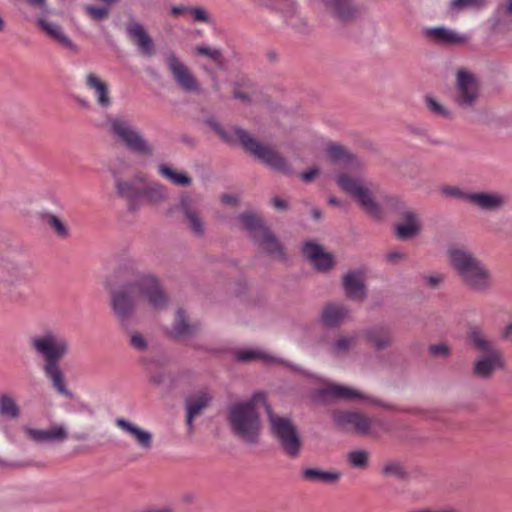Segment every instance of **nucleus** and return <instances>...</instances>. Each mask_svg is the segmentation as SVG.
<instances>
[{
  "instance_id": "nucleus-13",
  "label": "nucleus",
  "mask_w": 512,
  "mask_h": 512,
  "mask_svg": "<svg viewBox=\"0 0 512 512\" xmlns=\"http://www.w3.org/2000/svg\"><path fill=\"white\" fill-rule=\"evenodd\" d=\"M332 418L338 427L364 436L377 435L383 428L379 418L369 417L356 411H335Z\"/></svg>"
},
{
  "instance_id": "nucleus-51",
  "label": "nucleus",
  "mask_w": 512,
  "mask_h": 512,
  "mask_svg": "<svg viewBox=\"0 0 512 512\" xmlns=\"http://www.w3.org/2000/svg\"><path fill=\"white\" fill-rule=\"evenodd\" d=\"M195 52L200 55L206 56V57L214 60L215 62L220 61V57H221L220 51L215 48H212L210 46H197L195 48Z\"/></svg>"
},
{
  "instance_id": "nucleus-21",
  "label": "nucleus",
  "mask_w": 512,
  "mask_h": 512,
  "mask_svg": "<svg viewBox=\"0 0 512 512\" xmlns=\"http://www.w3.org/2000/svg\"><path fill=\"white\" fill-rule=\"evenodd\" d=\"M36 23L53 41L75 54L79 53V47L65 34L59 24L49 21L45 17H39Z\"/></svg>"
},
{
  "instance_id": "nucleus-45",
  "label": "nucleus",
  "mask_w": 512,
  "mask_h": 512,
  "mask_svg": "<svg viewBox=\"0 0 512 512\" xmlns=\"http://www.w3.org/2000/svg\"><path fill=\"white\" fill-rule=\"evenodd\" d=\"M347 460L350 466L363 469L368 465L369 453L363 449L353 450L347 454Z\"/></svg>"
},
{
  "instance_id": "nucleus-8",
  "label": "nucleus",
  "mask_w": 512,
  "mask_h": 512,
  "mask_svg": "<svg viewBox=\"0 0 512 512\" xmlns=\"http://www.w3.org/2000/svg\"><path fill=\"white\" fill-rule=\"evenodd\" d=\"M34 275L29 261L5 258L0 260V287L12 302L25 300L20 287L28 284Z\"/></svg>"
},
{
  "instance_id": "nucleus-7",
  "label": "nucleus",
  "mask_w": 512,
  "mask_h": 512,
  "mask_svg": "<svg viewBox=\"0 0 512 512\" xmlns=\"http://www.w3.org/2000/svg\"><path fill=\"white\" fill-rule=\"evenodd\" d=\"M467 341L475 351L482 353L473 364V373L477 377L490 379L497 370L505 368L502 352L481 328L470 327L467 332Z\"/></svg>"
},
{
  "instance_id": "nucleus-58",
  "label": "nucleus",
  "mask_w": 512,
  "mask_h": 512,
  "mask_svg": "<svg viewBox=\"0 0 512 512\" xmlns=\"http://www.w3.org/2000/svg\"><path fill=\"white\" fill-rule=\"evenodd\" d=\"M404 258V253L400 252V251H390L389 253L386 254V260L390 263H397L398 261H400L401 259Z\"/></svg>"
},
{
  "instance_id": "nucleus-30",
  "label": "nucleus",
  "mask_w": 512,
  "mask_h": 512,
  "mask_svg": "<svg viewBox=\"0 0 512 512\" xmlns=\"http://www.w3.org/2000/svg\"><path fill=\"white\" fill-rule=\"evenodd\" d=\"M349 317V310L342 304L331 303L326 305L321 314L320 321L326 327H336Z\"/></svg>"
},
{
  "instance_id": "nucleus-26",
  "label": "nucleus",
  "mask_w": 512,
  "mask_h": 512,
  "mask_svg": "<svg viewBox=\"0 0 512 512\" xmlns=\"http://www.w3.org/2000/svg\"><path fill=\"white\" fill-rule=\"evenodd\" d=\"M86 87L91 90L96 98L98 105L102 108H108L111 103L108 84L97 74L90 72L85 76Z\"/></svg>"
},
{
  "instance_id": "nucleus-19",
  "label": "nucleus",
  "mask_w": 512,
  "mask_h": 512,
  "mask_svg": "<svg viewBox=\"0 0 512 512\" xmlns=\"http://www.w3.org/2000/svg\"><path fill=\"white\" fill-rule=\"evenodd\" d=\"M468 203L483 212H497L506 205L507 197L499 191L471 192Z\"/></svg>"
},
{
  "instance_id": "nucleus-27",
  "label": "nucleus",
  "mask_w": 512,
  "mask_h": 512,
  "mask_svg": "<svg viewBox=\"0 0 512 512\" xmlns=\"http://www.w3.org/2000/svg\"><path fill=\"white\" fill-rule=\"evenodd\" d=\"M421 227L418 215L407 209L403 211V221L395 226V234L399 239L407 240L418 235Z\"/></svg>"
},
{
  "instance_id": "nucleus-22",
  "label": "nucleus",
  "mask_w": 512,
  "mask_h": 512,
  "mask_svg": "<svg viewBox=\"0 0 512 512\" xmlns=\"http://www.w3.org/2000/svg\"><path fill=\"white\" fill-rule=\"evenodd\" d=\"M303 253L318 271H328L334 265L333 255L324 251V249L315 242H306L303 246Z\"/></svg>"
},
{
  "instance_id": "nucleus-28",
  "label": "nucleus",
  "mask_w": 512,
  "mask_h": 512,
  "mask_svg": "<svg viewBox=\"0 0 512 512\" xmlns=\"http://www.w3.org/2000/svg\"><path fill=\"white\" fill-rule=\"evenodd\" d=\"M143 181L142 177H135L132 180H118L116 182V191L119 196L129 202L131 208H135L142 199V189L139 183Z\"/></svg>"
},
{
  "instance_id": "nucleus-63",
  "label": "nucleus",
  "mask_w": 512,
  "mask_h": 512,
  "mask_svg": "<svg viewBox=\"0 0 512 512\" xmlns=\"http://www.w3.org/2000/svg\"><path fill=\"white\" fill-rule=\"evenodd\" d=\"M147 512H171V510L168 508H158V509L149 510Z\"/></svg>"
},
{
  "instance_id": "nucleus-53",
  "label": "nucleus",
  "mask_w": 512,
  "mask_h": 512,
  "mask_svg": "<svg viewBox=\"0 0 512 512\" xmlns=\"http://www.w3.org/2000/svg\"><path fill=\"white\" fill-rule=\"evenodd\" d=\"M189 15L196 22H208L209 20L207 12L202 7H190Z\"/></svg>"
},
{
  "instance_id": "nucleus-23",
  "label": "nucleus",
  "mask_w": 512,
  "mask_h": 512,
  "mask_svg": "<svg viewBox=\"0 0 512 512\" xmlns=\"http://www.w3.org/2000/svg\"><path fill=\"white\" fill-rule=\"evenodd\" d=\"M345 295L354 301L361 302L366 298L364 275L361 271H349L342 280Z\"/></svg>"
},
{
  "instance_id": "nucleus-20",
  "label": "nucleus",
  "mask_w": 512,
  "mask_h": 512,
  "mask_svg": "<svg viewBox=\"0 0 512 512\" xmlns=\"http://www.w3.org/2000/svg\"><path fill=\"white\" fill-rule=\"evenodd\" d=\"M365 398L366 397L358 390L336 383H327L316 393V399L321 402H327L334 399L352 401Z\"/></svg>"
},
{
  "instance_id": "nucleus-57",
  "label": "nucleus",
  "mask_w": 512,
  "mask_h": 512,
  "mask_svg": "<svg viewBox=\"0 0 512 512\" xmlns=\"http://www.w3.org/2000/svg\"><path fill=\"white\" fill-rule=\"evenodd\" d=\"M189 9H190V7H189V6H185V5H176V6H172V7L170 8V13H171V15H173V16L186 15V14H189Z\"/></svg>"
},
{
  "instance_id": "nucleus-15",
  "label": "nucleus",
  "mask_w": 512,
  "mask_h": 512,
  "mask_svg": "<svg viewBox=\"0 0 512 512\" xmlns=\"http://www.w3.org/2000/svg\"><path fill=\"white\" fill-rule=\"evenodd\" d=\"M164 61L175 84L186 93H200L201 85L189 68L175 53L167 52Z\"/></svg>"
},
{
  "instance_id": "nucleus-4",
  "label": "nucleus",
  "mask_w": 512,
  "mask_h": 512,
  "mask_svg": "<svg viewBox=\"0 0 512 512\" xmlns=\"http://www.w3.org/2000/svg\"><path fill=\"white\" fill-rule=\"evenodd\" d=\"M448 264L460 284L472 293L483 294L494 286V276L489 267L464 246L447 249Z\"/></svg>"
},
{
  "instance_id": "nucleus-37",
  "label": "nucleus",
  "mask_w": 512,
  "mask_h": 512,
  "mask_svg": "<svg viewBox=\"0 0 512 512\" xmlns=\"http://www.w3.org/2000/svg\"><path fill=\"white\" fill-rule=\"evenodd\" d=\"M158 172L162 177L177 186L187 187L190 186L192 182L191 178L186 173L178 172L167 164H160L158 166Z\"/></svg>"
},
{
  "instance_id": "nucleus-34",
  "label": "nucleus",
  "mask_w": 512,
  "mask_h": 512,
  "mask_svg": "<svg viewBox=\"0 0 512 512\" xmlns=\"http://www.w3.org/2000/svg\"><path fill=\"white\" fill-rule=\"evenodd\" d=\"M364 337L377 350H383L392 343L389 331L379 327L367 329L364 332Z\"/></svg>"
},
{
  "instance_id": "nucleus-60",
  "label": "nucleus",
  "mask_w": 512,
  "mask_h": 512,
  "mask_svg": "<svg viewBox=\"0 0 512 512\" xmlns=\"http://www.w3.org/2000/svg\"><path fill=\"white\" fill-rule=\"evenodd\" d=\"M221 201L227 205H235L237 203V197L232 194H224L221 196Z\"/></svg>"
},
{
  "instance_id": "nucleus-29",
  "label": "nucleus",
  "mask_w": 512,
  "mask_h": 512,
  "mask_svg": "<svg viewBox=\"0 0 512 512\" xmlns=\"http://www.w3.org/2000/svg\"><path fill=\"white\" fill-rule=\"evenodd\" d=\"M326 157L332 163L345 168L359 166L358 159L344 146L338 144L327 146Z\"/></svg>"
},
{
  "instance_id": "nucleus-11",
  "label": "nucleus",
  "mask_w": 512,
  "mask_h": 512,
  "mask_svg": "<svg viewBox=\"0 0 512 512\" xmlns=\"http://www.w3.org/2000/svg\"><path fill=\"white\" fill-rule=\"evenodd\" d=\"M270 429L273 436L278 440L284 452L292 457L299 454L301 441L298 431L292 421L277 414H274L269 405H266Z\"/></svg>"
},
{
  "instance_id": "nucleus-61",
  "label": "nucleus",
  "mask_w": 512,
  "mask_h": 512,
  "mask_svg": "<svg viewBox=\"0 0 512 512\" xmlns=\"http://www.w3.org/2000/svg\"><path fill=\"white\" fill-rule=\"evenodd\" d=\"M272 203H273V206L277 209H280V210H284L287 208V203L285 200L279 198V197H275L273 200H272Z\"/></svg>"
},
{
  "instance_id": "nucleus-25",
  "label": "nucleus",
  "mask_w": 512,
  "mask_h": 512,
  "mask_svg": "<svg viewBox=\"0 0 512 512\" xmlns=\"http://www.w3.org/2000/svg\"><path fill=\"white\" fill-rule=\"evenodd\" d=\"M423 34L431 41L439 44H462L469 39L466 34H460L446 27L424 28Z\"/></svg>"
},
{
  "instance_id": "nucleus-39",
  "label": "nucleus",
  "mask_w": 512,
  "mask_h": 512,
  "mask_svg": "<svg viewBox=\"0 0 512 512\" xmlns=\"http://www.w3.org/2000/svg\"><path fill=\"white\" fill-rule=\"evenodd\" d=\"M44 221L59 238L66 239L70 235L69 227L60 217L50 212H44L41 215Z\"/></svg>"
},
{
  "instance_id": "nucleus-12",
  "label": "nucleus",
  "mask_w": 512,
  "mask_h": 512,
  "mask_svg": "<svg viewBox=\"0 0 512 512\" xmlns=\"http://www.w3.org/2000/svg\"><path fill=\"white\" fill-rule=\"evenodd\" d=\"M480 99V86L475 76L468 71L459 70L453 92L454 104L464 112H473L477 110Z\"/></svg>"
},
{
  "instance_id": "nucleus-36",
  "label": "nucleus",
  "mask_w": 512,
  "mask_h": 512,
  "mask_svg": "<svg viewBox=\"0 0 512 512\" xmlns=\"http://www.w3.org/2000/svg\"><path fill=\"white\" fill-rule=\"evenodd\" d=\"M236 357L239 361L246 362L252 360H262L267 363L286 364L282 359L275 357L265 351L259 349H247L238 351Z\"/></svg>"
},
{
  "instance_id": "nucleus-50",
  "label": "nucleus",
  "mask_w": 512,
  "mask_h": 512,
  "mask_svg": "<svg viewBox=\"0 0 512 512\" xmlns=\"http://www.w3.org/2000/svg\"><path fill=\"white\" fill-rule=\"evenodd\" d=\"M130 345L138 351H146L148 348V341L139 332H134L130 336Z\"/></svg>"
},
{
  "instance_id": "nucleus-55",
  "label": "nucleus",
  "mask_w": 512,
  "mask_h": 512,
  "mask_svg": "<svg viewBox=\"0 0 512 512\" xmlns=\"http://www.w3.org/2000/svg\"><path fill=\"white\" fill-rule=\"evenodd\" d=\"M500 339L507 343H512V320L506 322L500 330Z\"/></svg>"
},
{
  "instance_id": "nucleus-6",
  "label": "nucleus",
  "mask_w": 512,
  "mask_h": 512,
  "mask_svg": "<svg viewBox=\"0 0 512 512\" xmlns=\"http://www.w3.org/2000/svg\"><path fill=\"white\" fill-rule=\"evenodd\" d=\"M263 403L262 394H254L252 398L233 403L228 409V421L232 432L246 443H256L260 433V418L257 406Z\"/></svg>"
},
{
  "instance_id": "nucleus-18",
  "label": "nucleus",
  "mask_w": 512,
  "mask_h": 512,
  "mask_svg": "<svg viewBox=\"0 0 512 512\" xmlns=\"http://www.w3.org/2000/svg\"><path fill=\"white\" fill-rule=\"evenodd\" d=\"M115 426L127 435L139 449L148 452L153 448V434L151 431L124 417L116 418Z\"/></svg>"
},
{
  "instance_id": "nucleus-42",
  "label": "nucleus",
  "mask_w": 512,
  "mask_h": 512,
  "mask_svg": "<svg viewBox=\"0 0 512 512\" xmlns=\"http://www.w3.org/2000/svg\"><path fill=\"white\" fill-rule=\"evenodd\" d=\"M196 329L195 325H190L188 323L185 311L182 309L177 310L175 321L173 325V334L176 337H184L188 336Z\"/></svg>"
},
{
  "instance_id": "nucleus-16",
  "label": "nucleus",
  "mask_w": 512,
  "mask_h": 512,
  "mask_svg": "<svg viewBox=\"0 0 512 512\" xmlns=\"http://www.w3.org/2000/svg\"><path fill=\"white\" fill-rule=\"evenodd\" d=\"M178 210L190 232L197 237H202L205 234L206 225L198 202L184 194L180 197Z\"/></svg>"
},
{
  "instance_id": "nucleus-17",
  "label": "nucleus",
  "mask_w": 512,
  "mask_h": 512,
  "mask_svg": "<svg viewBox=\"0 0 512 512\" xmlns=\"http://www.w3.org/2000/svg\"><path fill=\"white\" fill-rule=\"evenodd\" d=\"M23 432L28 440L36 444L62 443L69 437L68 428L65 424H55L47 429L25 426Z\"/></svg>"
},
{
  "instance_id": "nucleus-43",
  "label": "nucleus",
  "mask_w": 512,
  "mask_h": 512,
  "mask_svg": "<svg viewBox=\"0 0 512 512\" xmlns=\"http://www.w3.org/2000/svg\"><path fill=\"white\" fill-rule=\"evenodd\" d=\"M490 0H451L449 10L451 13H459L465 9L480 11L487 7Z\"/></svg>"
},
{
  "instance_id": "nucleus-59",
  "label": "nucleus",
  "mask_w": 512,
  "mask_h": 512,
  "mask_svg": "<svg viewBox=\"0 0 512 512\" xmlns=\"http://www.w3.org/2000/svg\"><path fill=\"white\" fill-rule=\"evenodd\" d=\"M410 512H460L459 510L455 509V508H439V509H434V508H419V509H415V510H412Z\"/></svg>"
},
{
  "instance_id": "nucleus-46",
  "label": "nucleus",
  "mask_w": 512,
  "mask_h": 512,
  "mask_svg": "<svg viewBox=\"0 0 512 512\" xmlns=\"http://www.w3.org/2000/svg\"><path fill=\"white\" fill-rule=\"evenodd\" d=\"M108 6L105 4L103 6L86 5L84 10L92 20L103 21L109 17L110 11Z\"/></svg>"
},
{
  "instance_id": "nucleus-54",
  "label": "nucleus",
  "mask_w": 512,
  "mask_h": 512,
  "mask_svg": "<svg viewBox=\"0 0 512 512\" xmlns=\"http://www.w3.org/2000/svg\"><path fill=\"white\" fill-rule=\"evenodd\" d=\"M30 6L38 9L42 14H49L51 12L48 0H25Z\"/></svg>"
},
{
  "instance_id": "nucleus-44",
  "label": "nucleus",
  "mask_w": 512,
  "mask_h": 512,
  "mask_svg": "<svg viewBox=\"0 0 512 512\" xmlns=\"http://www.w3.org/2000/svg\"><path fill=\"white\" fill-rule=\"evenodd\" d=\"M425 104L429 112L433 115L445 119H450L452 117L451 111L432 96L425 97Z\"/></svg>"
},
{
  "instance_id": "nucleus-32",
  "label": "nucleus",
  "mask_w": 512,
  "mask_h": 512,
  "mask_svg": "<svg viewBox=\"0 0 512 512\" xmlns=\"http://www.w3.org/2000/svg\"><path fill=\"white\" fill-rule=\"evenodd\" d=\"M325 10L335 18L346 21L356 14L351 0H320Z\"/></svg>"
},
{
  "instance_id": "nucleus-10",
  "label": "nucleus",
  "mask_w": 512,
  "mask_h": 512,
  "mask_svg": "<svg viewBox=\"0 0 512 512\" xmlns=\"http://www.w3.org/2000/svg\"><path fill=\"white\" fill-rule=\"evenodd\" d=\"M106 124L113 137L129 150L145 156L153 154V146L128 119L120 116H109L106 119Z\"/></svg>"
},
{
  "instance_id": "nucleus-56",
  "label": "nucleus",
  "mask_w": 512,
  "mask_h": 512,
  "mask_svg": "<svg viewBox=\"0 0 512 512\" xmlns=\"http://www.w3.org/2000/svg\"><path fill=\"white\" fill-rule=\"evenodd\" d=\"M318 174L319 169L317 167H311L308 170L302 172L300 174V178L302 181L308 183L311 182Z\"/></svg>"
},
{
  "instance_id": "nucleus-49",
  "label": "nucleus",
  "mask_w": 512,
  "mask_h": 512,
  "mask_svg": "<svg viewBox=\"0 0 512 512\" xmlns=\"http://www.w3.org/2000/svg\"><path fill=\"white\" fill-rule=\"evenodd\" d=\"M444 275L441 273H427L422 275L423 283L430 288H438L444 281Z\"/></svg>"
},
{
  "instance_id": "nucleus-14",
  "label": "nucleus",
  "mask_w": 512,
  "mask_h": 512,
  "mask_svg": "<svg viewBox=\"0 0 512 512\" xmlns=\"http://www.w3.org/2000/svg\"><path fill=\"white\" fill-rule=\"evenodd\" d=\"M238 220L261 249L271 254L282 255L281 244L254 213L241 214Z\"/></svg>"
},
{
  "instance_id": "nucleus-62",
  "label": "nucleus",
  "mask_w": 512,
  "mask_h": 512,
  "mask_svg": "<svg viewBox=\"0 0 512 512\" xmlns=\"http://www.w3.org/2000/svg\"><path fill=\"white\" fill-rule=\"evenodd\" d=\"M328 202H329V204H331V205H338V206H341V205H342L341 201H340V200H338V199H337V198H335V197H331V198H329Z\"/></svg>"
},
{
  "instance_id": "nucleus-2",
  "label": "nucleus",
  "mask_w": 512,
  "mask_h": 512,
  "mask_svg": "<svg viewBox=\"0 0 512 512\" xmlns=\"http://www.w3.org/2000/svg\"><path fill=\"white\" fill-rule=\"evenodd\" d=\"M30 346L43 361V373L51 382L54 390L67 398H72V392L67 388L65 375L60 367V361L68 355L70 344L66 337L52 330L30 337Z\"/></svg>"
},
{
  "instance_id": "nucleus-52",
  "label": "nucleus",
  "mask_w": 512,
  "mask_h": 512,
  "mask_svg": "<svg viewBox=\"0 0 512 512\" xmlns=\"http://www.w3.org/2000/svg\"><path fill=\"white\" fill-rule=\"evenodd\" d=\"M429 351L435 357L446 358L450 354V348L445 343L432 345L430 346Z\"/></svg>"
},
{
  "instance_id": "nucleus-3",
  "label": "nucleus",
  "mask_w": 512,
  "mask_h": 512,
  "mask_svg": "<svg viewBox=\"0 0 512 512\" xmlns=\"http://www.w3.org/2000/svg\"><path fill=\"white\" fill-rule=\"evenodd\" d=\"M448 264L460 284L472 293L483 294L494 286V276L489 267L464 246L447 249Z\"/></svg>"
},
{
  "instance_id": "nucleus-41",
  "label": "nucleus",
  "mask_w": 512,
  "mask_h": 512,
  "mask_svg": "<svg viewBox=\"0 0 512 512\" xmlns=\"http://www.w3.org/2000/svg\"><path fill=\"white\" fill-rule=\"evenodd\" d=\"M261 4L282 13L286 20L291 19L297 10L294 0H262Z\"/></svg>"
},
{
  "instance_id": "nucleus-48",
  "label": "nucleus",
  "mask_w": 512,
  "mask_h": 512,
  "mask_svg": "<svg viewBox=\"0 0 512 512\" xmlns=\"http://www.w3.org/2000/svg\"><path fill=\"white\" fill-rule=\"evenodd\" d=\"M441 191L448 197L465 200L466 202H468V196L471 195V192H465L456 186H444Z\"/></svg>"
},
{
  "instance_id": "nucleus-31",
  "label": "nucleus",
  "mask_w": 512,
  "mask_h": 512,
  "mask_svg": "<svg viewBox=\"0 0 512 512\" xmlns=\"http://www.w3.org/2000/svg\"><path fill=\"white\" fill-rule=\"evenodd\" d=\"M212 396L207 391H201L195 396L191 397L186 402L187 419L186 425L189 431L193 430V420L196 418L204 408H206L211 401Z\"/></svg>"
},
{
  "instance_id": "nucleus-47",
  "label": "nucleus",
  "mask_w": 512,
  "mask_h": 512,
  "mask_svg": "<svg viewBox=\"0 0 512 512\" xmlns=\"http://www.w3.org/2000/svg\"><path fill=\"white\" fill-rule=\"evenodd\" d=\"M382 472L386 476L393 477H403L405 475V471L401 463L391 461L383 465Z\"/></svg>"
},
{
  "instance_id": "nucleus-35",
  "label": "nucleus",
  "mask_w": 512,
  "mask_h": 512,
  "mask_svg": "<svg viewBox=\"0 0 512 512\" xmlns=\"http://www.w3.org/2000/svg\"><path fill=\"white\" fill-rule=\"evenodd\" d=\"M305 480L316 483H336L341 474L336 471H324L317 468H307L302 472Z\"/></svg>"
},
{
  "instance_id": "nucleus-24",
  "label": "nucleus",
  "mask_w": 512,
  "mask_h": 512,
  "mask_svg": "<svg viewBox=\"0 0 512 512\" xmlns=\"http://www.w3.org/2000/svg\"><path fill=\"white\" fill-rule=\"evenodd\" d=\"M126 31L128 36L135 41L142 54L148 57L155 54L154 42L141 23L130 22L126 26Z\"/></svg>"
},
{
  "instance_id": "nucleus-9",
  "label": "nucleus",
  "mask_w": 512,
  "mask_h": 512,
  "mask_svg": "<svg viewBox=\"0 0 512 512\" xmlns=\"http://www.w3.org/2000/svg\"><path fill=\"white\" fill-rule=\"evenodd\" d=\"M336 182L367 215L377 220L383 217L382 206L377 201L372 186L362 177L340 173L336 176Z\"/></svg>"
},
{
  "instance_id": "nucleus-64",
  "label": "nucleus",
  "mask_w": 512,
  "mask_h": 512,
  "mask_svg": "<svg viewBox=\"0 0 512 512\" xmlns=\"http://www.w3.org/2000/svg\"><path fill=\"white\" fill-rule=\"evenodd\" d=\"M506 9L508 12L512 13V0H508L506 3Z\"/></svg>"
},
{
  "instance_id": "nucleus-1",
  "label": "nucleus",
  "mask_w": 512,
  "mask_h": 512,
  "mask_svg": "<svg viewBox=\"0 0 512 512\" xmlns=\"http://www.w3.org/2000/svg\"><path fill=\"white\" fill-rule=\"evenodd\" d=\"M117 277L123 285L111 291V308L122 325H128L136 313L158 311L167 304V297L154 274L131 264L121 267Z\"/></svg>"
},
{
  "instance_id": "nucleus-33",
  "label": "nucleus",
  "mask_w": 512,
  "mask_h": 512,
  "mask_svg": "<svg viewBox=\"0 0 512 512\" xmlns=\"http://www.w3.org/2000/svg\"><path fill=\"white\" fill-rule=\"evenodd\" d=\"M21 415V408L12 393H0V416L6 419L16 420Z\"/></svg>"
},
{
  "instance_id": "nucleus-38",
  "label": "nucleus",
  "mask_w": 512,
  "mask_h": 512,
  "mask_svg": "<svg viewBox=\"0 0 512 512\" xmlns=\"http://www.w3.org/2000/svg\"><path fill=\"white\" fill-rule=\"evenodd\" d=\"M167 198L166 188L156 182L149 183L142 188V199L151 204L165 201Z\"/></svg>"
},
{
  "instance_id": "nucleus-5",
  "label": "nucleus",
  "mask_w": 512,
  "mask_h": 512,
  "mask_svg": "<svg viewBox=\"0 0 512 512\" xmlns=\"http://www.w3.org/2000/svg\"><path fill=\"white\" fill-rule=\"evenodd\" d=\"M214 130L222 137L223 140L230 144L240 143L242 147L252 154L255 158L263 162L271 169L283 173L290 174L291 168L285 158L270 146L263 144L254 139L248 132L239 127L223 128L219 124L211 123Z\"/></svg>"
},
{
  "instance_id": "nucleus-40",
  "label": "nucleus",
  "mask_w": 512,
  "mask_h": 512,
  "mask_svg": "<svg viewBox=\"0 0 512 512\" xmlns=\"http://www.w3.org/2000/svg\"><path fill=\"white\" fill-rule=\"evenodd\" d=\"M357 341L356 335H347L337 338L330 347V353L335 358H341L349 353Z\"/></svg>"
}]
</instances>
